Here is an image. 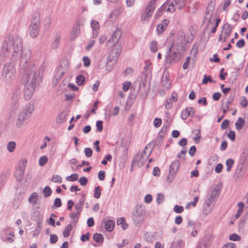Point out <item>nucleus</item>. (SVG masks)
Masks as SVG:
<instances>
[{
	"label": "nucleus",
	"mask_w": 248,
	"mask_h": 248,
	"mask_svg": "<svg viewBox=\"0 0 248 248\" xmlns=\"http://www.w3.org/2000/svg\"><path fill=\"white\" fill-rule=\"evenodd\" d=\"M22 39L17 35H8L3 42L0 55L7 57L11 50H13L12 60L14 62L19 55L20 73L24 79L25 87L24 95L26 100L33 94L36 85L42 81L43 70L41 67L35 71L34 64H31V52L29 49H22Z\"/></svg>",
	"instance_id": "nucleus-1"
},
{
	"label": "nucleus",
	"mask_w": 248,
	"mask_h": 248,
	"mask_svg": "<svg viewBox=\"0 0 248 248\" xmlns=\"http://www.w3.org/2000/svg\"><path fill=\"white\" fill-rule=\"evenodd\" d=\"M34 110V105L31 104H28L21 109L19 113L16 122V126L20 127L22 125L26 120L28 119L33 113Z\"/></svg>",
	"instance_id": "nucleus-2"
},
{
	"label": "nucleus",
	"mask_w": 248,
	"mask_h": 248,
	"mask_svg": "<svg viewBox=\"0 0 248 248\" xmlns=\"http://www.w3.org/2000/svg\"><path fill=\"white\" fill-rule=\"evenodd\" d=\"M16 70L13 63H6L2 69V80L6 83H11L16 74Z\"/></svg>",
	"instance_id": "nucleus-3"
},
{
	"label": "nucleus",
	"mask_w": 248,
	"mask_h": 248,
	"mask_svg": "<svg viewBox=\"0 0 248 248\" xmlns=\"http://www.w3.org/2000/svg\"><path fill=\"white\" fill-rule=\"evenodd\" d=\"M145 215V207L137 205L132 214V220L135 225L138 226L143 222Z\"/></svg>",
	"instance_id": "nucleus-4"
},
{
	"label": "nucleus",
	"mask_w": 248,
	"mask_h": 248,
	"mask_svg": "<svg viewBox=\"0 0 248 248\" xmlns=\"http://www.w3.org/2000/svg\"><path fill=\"white\" fill-rule=\"evenodd\" d=\"M172 45L171 46L165 55V66L166 67L177 63L181 58L180 53L172 51Z\"/></svg>",
	"instance_id": "nucleus-5"
},
{
	"label": "nucleus",
	"mask_w": 248,
	"mask_h": 248,
	"mask_svg": "<svg viewBox=\"0 0 248 248\" xmlns=\"http://www.w3.org/2000/svg\"><path fill=\"white\" fill-rule=\"evenodd\" d=\"M152 144H154V146L155 145V143H150L146 145L145 149L143 150L140 155H135L133 158V162L136 164L138 167H142L144 164L149 156L150 155L154 147H153L150 150L148 154H147L146 150L147 149L148 146H150Z\"/></svg>",
	"instance_id": "nucleus-6"
},
{
	"label": "nucleus",
	"mask_w": 248,
	"mask_h": 248,
	"mask_svg": "<svg viewBox=\"0 0 248 248\" xmlns=\"http://www.w3.org/2000/svg\"><path fill=\"white\" fill-rule=\"evenodd\" d=\"M20 93L21 92L19 88L15 89L13 92L10 111L13 113L16 111L20 107L19 100L20 97Z\"/></svg>",
	"instance_id": "nucleus-7"
},
{
	"label": "nucleus",
	"mask_w": 248,
	"mask_h": 248,
	"mask_svg": "<svg viewBox=\"0 0 248 248\" xmlns=\"http://www.w3.org/2000/svg\"><path fill=\"white\" fill-rule=\"evenodd\" d=\"M168 12L173 13L175 11V7L173 2L170 0H166L164 3L157 10L155 16L158 18L162 15V11L164 10Z\"/></svg>",
	"instance_id": "nucleus-8"
},
{
	"label": "nucleus",
	"mask_w": 248,
	"mask_h": 248,
	"mask_svg": "<svg viewBox=\"0 0 248 248\" xmlns=\"http://www.w3.org/2000/svg\"><path fill=\"white\" fill-rule=\"evenodd\" d=\"M215 0H211L207 7L203 19V22H205L206 20H208L206 28H209L211 26H214L213 23L211 21V18L215 8Z\"/></svg>",
	"instance_id": "nucleus-9"
},
{
	"label": "nucleus",
	"mask_w": 248,
	"mask_h": 248,
	"mask_svg": "<svg viewBox=\"0 0 248 248\" xmlns=\"http://www.w3.org/2000/svg\"><path fill=\"white\" fill-rule=\"evenodd\" d=\"M220 193V189L217 187H216L213 189L211 193L208 195L204 203L205 205L209 208L210 211L211 209L212 205H214L217 197L219 196Z\"/></svg>",
	"instance_id": "nucleus-10"
},
{
	"label": "nucleus",
	"mask_w": 248,
	"mask_h": 248,
	"mask_svg": "<svg viewBox=\"0 0 248 248\" xmlns=\"http://www.w3.org/2000/svg\"><path fill=\"white\" fill-rule=\"evenodd\" d=\"M121 52V48L120 47L117 49H113L110 52L107 62H112V64H115L120 56Z\"/></svg>",
	"instance_id": "nucleus-11"
},
{
	"label": "nucleus",
	"mask_w": 248,
	"mask_h": 248,
	"mask_svg": "<svg viewBox=\"0 0 248 248\" xmlns=\"http://www.w3.org/2000/svg\"><path fill=\"white\" fill-rule=\"evenodd\" d=\"M169 72L165 69L163 73L161 83L162 86L167 89H169L171 85V82L169 80Z\"/></svg>",
	"instance_id": "nucleus-12"
},
{
	"label": "nucleus",
	"mask_w": 248,
	"mask_h": 248,
	"mask_svg": "<svg viewBox=\"0 0 248 248\" xmlns=\"http://www.w3.org/2000/svg\"><path fill=\"white\" fill-rule=\"evenodd\" d=\"M195 114V110L192 107H187L183 110L181 112V118L185 120L188 116L193 117Z\"/></svg>",
	"instance_id": "nucleus-13"
},
{
	"label": "nucleus",
	"mask_w": 248,
	"mask_h": 248,
	"mask_svg": "<svg viewBox=\"0 0 248 248\" xmlns=\"http://www.w3.org/2000/svg\"><path fill=\"white\" fill-rule=\"evenodd\" d=\"M122 32L120 30H115L111 35V37L108 40V43L116 44L119 40L121 37Z\"/></svg>",
	"instance_id": "nucleus-14"
},
{
	"label": "nucleus",
	"mask_w": 248,
	"mask_h": 248,
	"mask_svg": "<svg viewBox=\"0 0 248 248\" xmlns=\"http://www.w3.org/2000/svg\"><path fill=\"white\" fill-rule=\"evenodd\" d=\"M85 197L86 195L85 194H83L82 195V197L79 199L78 202L75 205V208L77 210V213L78 216H79L83 208L84 203L85 201Z\"/></svg>",
	"instance_id": "nucleus-15"
},
{
	"label": "nucleus",
	"mask_w": 248,
	"mask_h": 248,
	"mask_svg": "<svg viewBox=\"0 0 248 248\" xmlns=\"http://www.w3.org/2000/svg\"><path fill=\"white\" fill-rule=\"evenodd\" d=\"M25 166L18 167L16 171L15 176L17 181L20 182L22 179L25 172Z\"/></svg>",
	"instance_id": "nucleus-16"
},
{
	"label": "nucleus",
	"mask_w": 248,
	"mask_h": 248,
	"mask_svg": "<svg viewBox=\"0 0 248 248\" xmlns=\"http://www.w3.org/2000/svg\"><path fill=\"white\" fill-rule=\"evenodd\" d=\"M80 32V27L79 25H77L74 26L73 28V31L71 33L70 37L69 38V40L70 41H74Z\"/></svg>",
	"instance_id": "nucleus-17"
},
{
	"label": "nucleus",
	"mask_w": 248,
	"mask_h": 248,
	"mask_svg": "<svg viewBox=\"0 0 248 248\" xmlns=\"http://www.w3.org/2000/svg\"><path fill=\"white\" fill-rule=\"evenodd\" d=\"M91 26L93 29V37H96L99 33V24L98 21L96 20H92L91 22Z\"/></svg>",
	"instance_id": "nucleus-18"
},
{
	"label": "nucleus",
	"mask_w": 248,
	"mask_h": 248,
	"mask_svg": "<svg viewBox=\"0 0 248 248\" xmlns=\"http://www.w3.org/2000/svg\"><path fill=\"white\" fill-rule=\"evenodd\" d=\"M232 27L229 24H225L223 27V31L222 34L223 36H225L226 37H229L232 33Z\"/></svg>",
	"instance_id": "nucleus-19"
},
{
	"label": "nucleus",
	"mask_w": 248,
	"mask_h": 248,
	"mask_svg": "<svg viewBox=\"0 0 248 248\" xmlns=\"http://www.w3.org/2000/svg\"><path fill=\"white\" fill-rule=\"evenodd\" d=\"M180 167V162L178 160H175L172 162L170 166L169 171L176 174Z\"/></svg>",
	"instance_id": "nucleus-20"
},
{
	"label": "nucleus",
	"mask_w": 248,
	"mask_h": 248,
	"mask_svg": "<svg viewBox=\"0 0 248 248\" xmlns=\"http://www.w3.org/2000/svg\"><path fill=\"white\" fill-rule=\"evenodd\" d=\"M31 25L40 27V19L39 13H36L33 14Z\"/></svg>",
	"instance_id": "nucleus-21"
},
{
	"label": "nucleus",
	"mask_w": 248,
	"mask_h": 248,
	"mask_svg": "<svg viewBox=\"0 0 248 248\" xmlns=\"http://www.w3.org/2000/svg\"><path fill=\"white\" fill-rule=\"evenodd\" d=\"M171 2L173 3L175 9L177 8L179 10H181L185 7L186 0H173Z\"/></svg>",
	"instance_id": "nucleus-22"
},
{
	"label": "nucleus",
	"mask_w": 248,
	"mask_h": 248,
	"mask_svg": "<svg viewBox=\"0 0 248 248\" xmlns=\"http://www.w3.org/2000/svg\"><path fill=\"white\" fill-rule=\"evenodd\" d=\"M39 29L40 27L30 25L29 31L31 37L35 38L38 35Z\"/></svg>",
	"instance_id": "nucleus-23"
},
{
	"label": "nucleus",
	"mask_w": 248,
	"mask_h": 248,
	"mask_svg": "<svg viewBox=\"0 0 248 248\" xmlns=\"http://www.w3.org/2000/svg\"><path fill=\"white\" fill-rule=\"evenodd\" d=\"M104 221L106 231L108 232H111L115 226V221L112 220Z\"/></svg>",
	"instance_id": "nucleus-24"
},
{
	"label": "nucleus",
	"mask_w": 248,
	"mask_h": 248,
	"mask_svg": "<svg viewBox=\"0 0 248 248\" xmlns=\"http://www.w3.org/2000/svg\"><path fill=\"white\" fill-rule=\"evenodd\" d=\"M117 225H121L124 230H126L128 227V225L125 222V219L124 217H122L117 219Z\"/></svg>",
	"instance_id": "nucleus-25"
},
{
	"label": "nucleus",
	"mask_w": 248,
	"mask_h": 248,
	"mask_svg": "<svg viewBox=\"0 0 248 248\" xmlns=\"http://www.w3.org/2000/svg\"><path fill=\"white\" fill-rule=\"evenodd\" d=\"M38 197V195L37 193L33 192L29 198L28 200L29 202L33 205L36 204L37 202Z\"/></svg>",
	"instance_id": "nucleus-26"
},
{
	"label": "nucleus",
	"mask_w": 248,
	"mask_h": 248,
	"mask_svg": "<svg viewBox=\"0 0 248 248\" xmlns=\"http://www.w3.org/2000/svg\"><path fill=\"white\" fill-rule=\"evenodd\" d=\"M152 13L149 12L145 9V11L142 13L141 16V20L142 22L148 21L149 18L152 16Z\"/></svg>",
	"instance_id": "nucleus-27"
},
{
	"label": "nucleus",
	"mask_w": 248,
	"mask_h": 248,
	"mask_svg": "<svg viewBox=\"0 0 248 248\" xmlns=\"http://www.w3.org/2000/svg\"><path fill=\"white\" fill-rule=\"evenodd\" d=\"M156 3L155 0H151L147 6H146L145 9L149 12H150L152 13H153L155 9V5Z\"/></svg>",
	"instance_id": "nucleus-28"
},
{
	"label": "nucleus",
	"mask_w": 248,
	"mask_h": 248,
	"mask_svg": "<svg viewBox=\"0 0 248 248\" xmlns=\"http://www.w3.org/2000/svg\"><path fill=\"white\" fill-rule=\"evenodd\" d=\"M245 124V121L244 120L239 117L236 122L235 123V128L237 130H241L242 127L244 126Z\"/></svg>",
	"instance_id": "nucleus-29"
},
{
	"label": "nucleus",
	"mask_w": 248,
	"mask_h": 248,
	"mask_svg": "<svg viewBox=\"0 0 248 248\" xmlns=\"http://www.w3.org/2000/svg\"><path fill=\"white\" fill-rule=\"evenodd\" d=\"M93 239L98 243H102L104 240L103 236L99 233H95L93 235Z\"/></svg>",
	"instance_id": "nucleus-30"
},
{
	"label": "nucleus",
	"mask_w": 248,
	"mask_h": 248,
	"mask_svg": "<svg viewBox=\"0 0 248 248\" xmlns=\"http://www.w3.org/2000/svg\"><path fill=\"white\" fill-rule=\"evenodd\" d=\"M61 36L60 35L56 34L55 40L52 44V47L56 49L59 46L60 43L61 42Z\"/></svg>",
	"instance_id": "nucleus-31"
},
{
	"label": "nucleus",
	"mask_w": 248,
	"mask_h": 248,
	"mask_svg": "<svg viewBox=\"0 0 248 248\" xmlns=\"http://www.w3.org/2000/svg\"><path fill=\"white\" fill-rule=\"evenodd\" d=\"M72 226L71 224H68L63 232V236L64 237H67L70 235V232L72 230Z\"/></svg>",
	"instance_id": "nucleus-32"
},
{
	"label": "nucleus",
	"mask_w": 248,
	"mask_h": 248,
	"mask_svg": "<svg viewBox=\"0 0 248 248\" xmlns=\"http://www.w3.org/2000/svg\"><path fill=\"white\" fill-rule=\"evenodd\" d=\"M52 192V191L51 189L48 186H45L43 190V193L44 194V196L45 198L50 196L51 195Z\"/></svg>",
	"instance_id": "nucleus-33"
},
{
	"label": "nucleus",
	"mask_w": 248,
	"mask_h": 248,
	"mask_svg": "<svg viewBox=\"0 0 248 248\" xmlns=\"http://www.w3.org/2000/svg\"><path fill=\"white\" fill-rule=\"evenodd\" d=\"M16 147V143L15 141H10L7 145V150L10 153L14 152Z\"/></svg>",
	"instance_id": "nucleus-34"
},
{
	"label": "nucleus",
	"mask_w": 248,
	"mask_h": 248,
	"mask_svg": "<svg viewBox=\"0 0 248 248\" xmlns=\"http://www.w3.org/2000/svg\"><path fill=\"white\" fill-rule=\"evenodd\" d=\"M208 82H214L216 81H214L210 76H207L206 75H204L203 76V78L202 80V83L203 84H206Z\"/></svg>",
	"instance_id": "nucleus-35"
},
{
	"label": "nucleus",
	"mask_w": 248,
	"mask_h": 248,
	"mask_svg": "<svg viewBox=\"0 0 248 248\" xmlns=\"http://www.w3.org/2000/svg\"><path fill=\"white\" fill-rule=\"evenodd\" d=\"M234 164V160L232 159H228L226 161V165L227 166L226 170L228 172L230 171L232 167Z\"/></svg>",
	"instance_id": "nucleus-36"
},
{
	"label": "nucleus",
	"mask_w": 248,
	"mask_h": 248,
	"mask_svg": "<svg viewBox=\"0 0 248 248\" xmlns=\"http://www.w3.org/2000/svg\"><path fill=\"white\" fill-rule=\"evenodd\" d=\"M199 201V197L196 196L194 198V200L192 202H188L186 205V209H189L191 205L193 207H195L197 205V203Z\"/></svg>",
	"instance_id": "nucleus-37"
},
{
	"label": "nucleus",
	"mask_w": 248,
	"mask_h": 248,
	"mask_svg": "<svg viewBox=\"0 0 248 248\" xmlns=\"http://www.w3.org/2000/svg\"><path fill=\"white\" fill-rule=\"evenodd\" d=\"M229 239L233 241H239L241 239L240 236L235 233H233L229 236Z\"/></svg>",
	"instance_id": "nucleus-38"
},
{
	"label": "nucleus",
	"mask_w": 248,
	"mask_h": 248,
	"mask_svg": "<svg viewBox=\"0 0 248 248\" xmlns=\"http://www.w3.org/2000/svg\"><path fill=\"white\" fill-rule=\"evenodd\" d=\"M101 194V188L99 186H96L94 189V197L99 199Z\"/></svg>",
	"instance_id": "nucleus-39"
},
{
	"label": "nucleus",
	"mask_w": 248,
	"mask_h": 248,
	"mask_svg": "<svg viewBox=\"0 0 248 248\" xmlns=\"http://www.w3.org/2000/svg\"><path fill=\"white\" fill-rule=\"evenodd\" d=\"M78 175L77 173H73L70 176L66 177V180L68 181L74 182L78 179Z\"/></svg>",
	"instance_id": "nucleus-40"
},
{
	"label": "nucleus",
	"mask_w": 248,
	"mask_h": 248,
	"mask_svg": "<svg viewBox=\"0 0 248 248\" xmlns=\"http://www.w3.org/2000/svg\"><path fill=\"white\" fill-rule=\"evenodd\" d=\"M164 196L162 193H158L157 195L156 198V203L158 204H162L164 201Z\"/></svg>",
	"instance_id": "nucleus-41"
},
{
	"label": "nucleus",
	"mask_w": 248,
	"mask_h": 248,
	"mask_svg": "<svg viewBox=\"0 0 248 248\" xmlns=\"http://www.w3.org/2000/svg\"><path fill=\"white\" fill-rule=\"evenodd\" d=\"M85 81V78L82 75H78L76 78V83L79 85L83 84Z\"/></svg>",
	"instance_id": "nucleus-42"
},
{
	"label": "nucleus",
	"mask_w": 248,
	"mask_h": 248,
	"mask_svg": "<svg viewBox=\"0 0 248 248\" xmlns=\"http://www.w3.org/2000/svg\"><path fill=\"white\" fill-rule=\"evenodd\" d=\"M67 119L66 115L63 113L62 112L59 116L58 120V123L59 124H62L64 121H65Z\"/></svg>",
	"instance_id": "nucleus-43"
},
{
	"label": "nucleus",
	"mask_w": 248,
	"mask_h": 248,
	"mask_svg": "<svg viewBox=\"0 0 248 248\" xmlns=\"http://www.w3.org/2000/svg\"><path fill=\"white\" fill-rule=\"evenodd\" d=\"M150 50L153 52H156L157 51V42L155 41H152L150 44Z\"/></svg>",
	"instance_id": "nucleus-44"
},
{
	"label": "nucleus",
	"mask_w": 248,
	"mask_h": 248,
	"mask_svg": "<svg viewBox=\"0 0 248 248\" xmlns=\"http://www.w3.org/2000/svg\"><path fill=\"white\" fill-rule=\"evenodd\" d=\"M47 157L46 155L41 156L39 160V164L41 166H43L45 165L47 162Z\"/></svg>",
	"instance_id": "nucleus-45"
},
{
	"label": "nucleus",
	"mask_w": 248,
	"mask_h": 248,
	"mask_svg": "<svg viewBox=\"0 0 248 248\" xmlns=\"http://www.w3.org/2000/svg\"><path fill=\"white\" fill-rule=\"evenodd\" d=\"M184 207L182 206L176 205L173 208V211L176 213H181L184 211Z\"/></svg>",
	"instance_id": "nucleus-46"
},
{
	"label": "nucleus",
	"mask_w": 248,
	"mask_h": 248,
	"mask_svg": "<svg viewBox=\"0 0 248 248\" xmlns=\"http://www.w3.org/2000/svg\"><path fill=\"white\" fill-rule=\"evenodd\" d=\"M96 126L97 127V131L101 132L103 130V122L102 121H97L96 123Z\"/></svg>",
	"instance_id": "nucleus-47"
},
{
	"label": "nucleus",
	"mask_w": 248,
	"mask_h": 248,
	"mask_svg": "<svg viewBox=\"0 0 248 248\" xmlns=\"http://www.w3.org/2000/svg\"><path fill=\"white\" fill-rule=\"evenodd\" d=\"M166 28V27H164V26L161 24H158L156 26V30L158 33H162Z\"/></svg>",
	"instance_id": "nucleus-48"
},
{
	"label": "nucleus",
	"mask_w": 248,
	"mask_h": 248,
	"mask_svg": "<svg viewBox=\"0 0 248 248\" xmlns=\"http://www.w3.org/2000/svg\"><path fill=\"white\" fill-rule=\"evenodd\" d=\"M175 174H173V173L169 171V174L167 177V182L169 183H170L174 179Z\"/></svg>",
	"instance_id": "nucleus-49"
},
{
	"label": "nucleus",
	"mask_w": 248,
	"mask_h": 248,
	"mask_svg": "<svg viewBox=\"0 0 248 248\" xmlns=\"http://www.w3.org/2000/svg\"><path fill=\"white\" fill-rule=\"evenodd\" d=\"M172 101L171 98H169L167 100L165 104V108L167 109H170L172 106Z\"/></svg>",
	"instance_id": "nucleus-50"
},
{
	"label": "nucleus",
	"mask_w": 248,
	"mask_h": 248,
	"mask_svg": "<svg viewBox=\"0 0 248 248\" xmlns=\"http://www.w3.org/2000/svg\"><path fill=\"white\" fill-rule=\"evenodd\" d=\"M112 159V156L110 154H108L106 156L104 159L102 161L101 163L103 165H106L107 164V161H110Z\"/></svg>",
	"instance_id": "nucleus-51"
},
{
	"label": "nucleus",
	"mask_w": 248,
	"mask_h": 248,
	"mask_svg": "<svg viewBox=\"0 0 248 248\" xmlns=\"http://www.w3.org/2000/svg\"><path fill=\"white\" fill-rule=\"evenodd\" d=\"M84 153L86 156L87 157H90L92 155L93 151L91 148H85L84 149Z\"/></svg>",
	"instance_id": "nucleus-52"
},
{
	"label": "nucleus",
	"mask_w": 248,
	"mask_h": 248,
	"mask_svg": "<svg viewBox=\"0 0 248 248\" xmlns=\"http://www.w3.org/2000/svg\"><path fill=\"white\" fill-rule=\"evenodd\" d=\"M162 123V121L160 118H156L154 119V124L155 127H159Z\"/></svg>",
	"instance_id": "nucleus-53"
},
{
	"label": "nucleus",
	"mask_w": 248,
	"mask_h": 248,
	"mask_svg": "<svg viewBox=\"0 0 248 248\" xmlns=\"http://www.w3.org/2000/svg\"><path fill=\"white\" fill-rule=\"evenodd\" d=\"M62 203L61 199L59 198H56L54 200L53 206L56 207H60L62 206Z\"/></svg>",
	"instance_id": "nucleus-54"
},
{
	"label": "nucleus",
	"mask_w": 248,
	"mask_h": 248,
	"mask_svg": "<svg viewBox=\"0 0 248 248\" xmlns=\"http://www.w3.org/2000/svg\"><path fill=\"white\" fill-rule=\"evenodd\" d=\"M50 242L51 244H54L58 241V237L56 234H50Z\"/></svg>",
	"instance_id": "nucleus-55"
},
{
	"label": "nucleus",
	"mask_w": 248,
	"mask_h": 248,
	"mask_svg": "<svg viewBox=\"0 0 248 248\" xmlns=\"http://www.w3.org/2000/svg\"><path fill=\"white\" fill-rule=\"evenodd\" d=\"M240 105L243 108H246L248 105V100L246 97L243 96L240 101Z\"/></svg>",
	"instance_id": "nucleus-56"
},
{
	"label": "nucleus",
	"mask_w": 248,
	"mask_h": 248,
	"mask_svg": "<svg viewBox=\"0 0 248 248\" xmlns=\"http://www.w3.org/2000/svg\"><path fill=\"white\" fill-rule=\"evenodd\" d=\"M84 65L85 67H88L91 64V62L89 58L87 56H84L83 58Z\"/></svg>",
	"instance_id": "nucleus-57"
},
{
	"label": "nucleus",
	"mask_w": 248,
	"mask_h": 248,
	"mask_svg": "<svg viewBox=\"0 0 248 248\" xmlns=\"http://www.w3.org/2000/svg\"><path fill=\"white\" fill-rule=\"evenodd\" d=\"M52 181L55 182V183H62V178L60 176L58 175H56L53 176L52 179Z\"/></svg>",
	"instance_id": "nucleus-58"
},
{
	"label": "nucleus",
	"mask_w": 248,
	"mask_h": 248,
	"mask_svg": "<svg viewBox=\"0 0 248 248\" xmlns=\"http://www.w3.org/2000/svg\"><path fill=\"white\" fill-rule=\"evenodd\" d=\"M245 40L243 39H241L236 43V46L238 48H241L245 46Z\"/></svg>",
	"instance_id": "nucleus-59"
},
{
	"label": "nucleus",
	"mask_w": 248,
	"mask_h": 248,
	"mask_svg": "<svg viewBox=\"0 0 248 248\" xmlns=\"http://www.w3.org/2000/svg\"><path fill=\"white\" fill-rule=\"evenodd\" d=\"M79 182L81 186H85L88 183V179L86 177L83 176L81 177L79 180Z\"/></svg>",
	"instance_id": "nucleus-60"
},
{
	"label": "nucleus",
	"mask_w": 248,
	"mask_h": 248,
	"mask_svg": "<svg viewBox=\"0 0 248 248\" xmlns=\"http://www.w3.org/2000/svg\"><path fill=\"white\" fill-rule=\"evenodd\" d=\"M227 136L232 141H234L235 139V132L234 131H230Z\"/></svg>",
	"instance_id": "nucleus-61"
},
{
	"label": "nucleus",
	"mask_w": 248,
	"mask_h": 248,
	"mask_svg": "<svg viewBox=\"0 0 248 248\" xmlns=\"http://www.w3.org/2000/svg\"><path fill=\"white\" fill-rule=\"evenodd\" d=\"M196 151V147L195 146L193 145L190 148L188 153L190 156H193L195 155Z\"/></svg>",
	"instance_id": "nucleus-62"
},
{
	"label": "nucleus",
	"mask_w": 248,
	"mask_h": 248,
	"mask_svg": "<svg viewBox=\"0 0 248 248\" xmlns=\"http://www.w3.org/2000/svg\"><path fill=\"white\" fill-rule=\"evenodd\" d=\"M98 178L99 180L103 181L105 178V171L104 170H100L98 174Z\"/></svg>",
	"instance_id": "nucleus-63"
},
{
	"label": "nucleus",
	"mask_w": 248,
	"mask_h": 248,
	"mask_svg": "<svg viewBox=\"0 0 248 248\" xmlns=\"http://www.w3.org/2000/svg\"><path fill=\"white\" fill-rule=\"evenodd\" d=\"M222 248H236V245L233 243H227L223 246Z\"/></svg>",
	"instance_id": "nucleus-64"
}]
</instances>
